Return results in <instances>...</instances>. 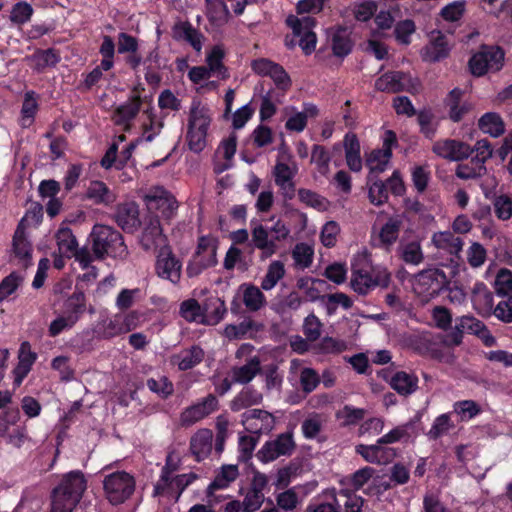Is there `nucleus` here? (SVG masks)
<instances>
[{"mask_svg":"<svg viewBox=\"0 0 512 512\" xmlns=\"http://www.w3.org/2000/svg\"><path fill=\"white\" fill-rule=\"evenodd\" d=\"M103 490L106 499L112 505L127 501L135 491V478L126 471L108 473L103 478Z\"/></svg>","mask_w":512,"mask_h":512,"instance_id":"5","label":"nucleus"},{"mask_svg":"<svg viewBox=\"0 0 512 512\" xmlns=\"http://www.w3.org/2000/svg\"><path fill=\"white\" fill-rule=\"evenodd\" d=\"M224 49L216 45L206 56L207 68L213 76L225 79L228 77L227 69L223 64Z\"/></svg>","mask_w":512,"mask_h":512,"instance_id":"45","label":"nucleus"},{"mask_svg":"<svg viewBox=\"0 0 512 512\" xmlns=\"http://www.w3.org/2000/svg\"><path fill=\"white\" fill-rule=\"evenodd\" d=\"M260 371V361L257 357L251 358L245 365L232 369V379L236 383L250 382Z\"/></svg>","mask_w":512,"mask_h":512,"instance_id":"48","label":"nucleus"},{"mask_svg":"<svg viewBox=\"0 0 512 512\" xmlns=\"http://www.w3.org/2000/svg\"><path fill=\"white\" fill-rule=\"evenodd\" d=\"M115 218L118 225L127 232H133L140 224L138 207L133 202L118 205Z\"/></svg>","mask_w":512,"mask_h":512,"instance_id":"30","label":"nucleus"},{"mask_svg":"<svg viewBox=\"0 0 512 512\" xmlns=\"http://www.w3.org/2000/svg\"><path fill=\"white\" fill-rule=\"evenodd\" d=\"M286 118L285 128L289 132L301 133L305 130L309 118H316L319 115L318 107L310 102L303 104L299 111L295 106H286L283 109Z\"/></svg>","mask_w":512,"mask_h":512,"instance_id":"14","label":"nucleus"},{"mask_svg":"<svg viewBox=\"0 0 512 512\" xmlns=\"http://www.w3.org/2000/svg\"><path fill=\"white\" fill-rule=\"evenodd\" d=\"M201 310L203 314L204 325L218 324L226 313L224 301L216 296L207 298L204 304L201 305Z\"/></svg>","mask_w":512,"mask_h":512,"instance_id":"35","label":"nucleus"},{"mask_svg":"<svg viewBox=\"0 0 512 512\" xmlns=\"http://www.w3.org/2000/svg\"><path fill=\"white\" fill-rule=\"evenodd\" d=\"M38 110V101L34 92L29 91L25 94L21 109V125L29 127L34 122V117Z\"/></svg>","mask_w":512,"mask_h":512,"instance_id":"53","label":"nucleus"},{"mask_svg":"<svg viewBox=\"0 0 512 512\" xmlns=\"http://www.w3.org/2000/svg\"><path fill=\"white\" fill-rule=\"evenodd\" d=\"M37 359V354L32 351L29 342L21 343L18 352V364L13 370L14 385L20 386L24 378L31 371L33 364Z\"/></svg>","mask_w":512,"mask_h":512,"instance_id":"26","label":"nucleus"},{"mask_svg":"<svg viewBox=\"0 0 512 512\" xmlns=\"http://www.w3.org/2000/svg\"><path fill=\"white\" fill-rule=\"evenodd\" d=\"M90 239L96 259H103L106 256L123 259L128 254L122 235L110 226L96 224Z\"/></svg>","mask_w":512,"mask_h":512,"instance_id":"3","label":"nucleus"},{"mask_svg":"<svg viewBox=\"0 0 512 512\" xmlns=\"http://www.w3.org/2000/svg\"><path fill=\"white\" fill-rule=\"evenodd\" d=\"M213 433L210 429H199L190 440V450L197 461L206 459L212 451Z\"/></svg>","mask_w":512,"mask_h":512,"instance_id":"28","label":"nucleus"},{"mask_svg":"<svg viewBox=\"0 0 512 512\" xmlns=\"http://www.w3.org/2000/svg\"><path fill=\"white\" fill-rule=\"evenodd\" d=\"M296 447L293 433L284 432L279 434L275 439L267 441L258 450L257 459L266 464L275 461L282 456H290Z\"/></svg>","mask_w":512,"mask_h":512,"instance_id":"9","label":"nucleus"},{"mask_svg":"<svg viewBox=\"0 0 512 512\" xmlns=\"http://www.w3.org/2000/svg\"><path fill=\"white\" fill-rule=\"evenodd\" d=\"M330 154L324 146L314 145L311 151V162L314 163L322 175L329 173Z\"/></svg>","mask_w":512,"mask_h":512,"instance_id":"61","label":"nucleus"},{"mask_svg":"<svg viewBox=\"0 0 512 512\" xmlns=\"http://www.w3.org/2000/svg\"><path fill=\"white\" fill-rule=\"evenodd\" d=\"M413 290L425 302L436 296L439 290L436 272L426 270L417 274L413 281Z\"/></svg>","mask_w":512,"mask_h":512,"instance_id":"25","label":"nucleus"},{"mask_svg":"<svg viewBox=\"0 0 512 512\" xmlns=\"http://www.w3.org/2000/svg\"><path fill=\"white\" fill-rule=\"evenodd\" d=\"M343 146L346 163L349 169L353 172L361 171L362 159L360 156V143L357 136L353 133H347L344 137Z\"/></svg>","mask_w":512,"mask_h":512,"instance_id":"34","label":"nucleus"},{"mask_svg":"<svg viewBox=\"0 0 512 512\" xmlns=\"http://www.w3.org/2000/svg\"><path fill=\"white\" fill-rule=\"evenodd\" d=\"M33 12L34 10L28 2L20 1L13 5L9 19L14 25L21 26L30 21Z\"/></svg>","mask_w":512,"mask_h":512,"instance_id":"55","label":"nucleus"},{"mask_svg":"<svg viewBox=\"0 0 512 512\" xmlns=\"http://www.w3.org/2000/svg\"><path fill=\"white\" fill-rule=\"evenodd\" d=\"M397 251L400 259L408 265L417 266L424 260L421 241L416 237L413 239L403 237Z\"/></svg>","mask_w":512,"mask_h":512,"instance_id":"27","label":"nucleus"},{"mask_svg":"<svg viewBox=\"0 0 512 512\" xmlns=\"http://www.w3.org/2000/svg\"><path fill=\"white\" fill-rule=\"evenodd\" d=\"M218 239L212 235L201 236L198 239L196 251L187 266L190 277L199 275L203 270L217 264Z\"/></svg>","mask_w":512,"mask_h":512,"instance_id":"6","label":"nucleus"},{"mask_svg":"<svg viewBox=\"0 0 512 512\" xmlns=\"http://www.w3.org/2000/svg\"><path fill=\"white\" fill-rule=\"evenodd\" d=\"M298 197L306 206L312 207L318 211H325L329 205L326 198L309 189H300L298 191Z\"/></svg>","mask_w":512,"mask_h":512,"instance_id":"56","label":"nucleus"},{"mask_svg":"<svg viewBox=\"0 0 512 512\" xmlns=\"http://www.w3.org/2000/svg\"><path fill=\"white\" fill-rule=\"evenodd\" d=\"M140 244L146 251L161 250L162 247H169L166 244V237L162 232L160 221L156 216H150L145 220Z\"/></svg>","mask_w":512,"mask_h":512,"instance_id":"21","label":"nucleus"},{"mask_svg":"<svg viewBox=\"0 0 512 512\" xmlns=\"http://www.w3.org/2000/svg\"><path fill=\"white\" fill-rule=\"evenodd\" d=\"M326 422L325 416L319 413H312L301 424V431L306 439H315L322 432Z\"/></svg>","mask_w":512,"mask_h":512,"instance_id":"51","label":"nucleus"},{"mask_svg":"<svg viewBox=\"0 0 512 512\" xmlns=\"http://www.w3.org/2000/svg\"><path fill=\"white\" fill-rule=\"evenodd\" d=\"M351 41L346 29H338L332 36V49L339 57L346 56L351 51Z\"/></svg>","mask_w":512,"mask_h":512,"instance_id":"58","label":"nucleus"},{"mask_svg":"<svg viewBox=\"0 0 512 512\" xmlns=\"http://www.w3.org/2000/svg\"><path fill=\"white\" fill-rule=\"evenodd\" d=\"M262 288L250 283H244L239 287L242 302L249 311H259L265 307L267 301Z\"/></svg>","mask_w":512,"mask_h":512,"instance_id":"31","label":"nucleus"},{"mask_svg":"<svg viewBox=\"0 0 512 512\" xmlns=\"http://www.w3.org/2000/svg\"><path fill=\"white\" fill-rule=\"evenodd\" d=\"M403 221V214H395L387 219L378 234L382 245L390 247L397 241Z\"/></svg>","mask_w":512,"mask_h":512,"instance_id":"33","label":"nucleus"},{"mask_svg":"<svg viewBox=\"0 0 512 512\" xmlns=\"http://www.w3.org/2000/svg\"><path fill=\"white\" fill-rule=\"evenodd\" d=\"M32 245L26 235L24 219L18 224L12 239V257L17 265L24 268L32 264Z\"/></svg>","mask_w":512,"mask_h":512,"instance_id":"18","label":"nucleus"},{"mask_svg":"<svg viewBox=\"0 0 512 512\" xmlns=\"http://www.w3.org/2000/svg\"><path fill=\"white\" fill-rule=\"evenodd\" d=\"M454 428L453 423L450 419L449 413H444L435 418L429 432L428 436L430 439H438L441 436L447 434L451 429Z\"/></svg>","mask_w":512,"mask_h":512,"instance_id":"60","label":"nucleus"},{"mask_svg":"<svg viewBox=\"0 0 512 512\" xmlns=\"http://www.w3.org/2000/svg\"><path fill=\"white\" fill-rule=\"evenodd\" d=\"M218 399L216 396L209 394L205 398L195 404L185 408L179 418V422L183 427H189L208 417L218 409Z\"/></svg>","mask_w":512,"mask_h":512,"instance_id":"13","label":"nucleus"},{"mask_svg":"<svg viewBox=\"0 0 512 512\" xmlns=\"http://www.w3.org/2000/svg\"><path fill=\"white\" fill-rule=\"evenodd\" d=\"M486 171L482 163H475L472 159L469 163L459 164L456 168V176L460 179L468 180L481 177Z\"/></svg>","mask_w":512,"mask_h":512,"instance_id":"62","label":"nucleus"},{"mask_svg":"<svg viewBox=\"0 0 512 512\" xmlns=\"http://www.w3.org/2000/svg\"><path fill=\"white\" fill-rule=\"evenodd\" d=\"M285 274L286 269L284 262L281 260H272L261 280V288L265 291L274 289L278 282L284 278Z\"/></svg>","mask_w":512,"mask_h":512,"instance_id":"43","label":"nucleus"},{"mask_svg":"<svg viewBox=\"0 0 512 512\" xmlns=\"http://www.w3.org/2000/svg\"><path fill=\"white\" fill-rule=\"evenodd\" d=\"M386 380L391 388L402 396L411 395L418 389L419 380L414 373L397 371Z\"/></svg>","mask_w":512,"mask_h":512,"instance_id":"29","label":"nucleus"},{"mask_svg":"<svg viewBox=\"0 0 512 512\" xmlns=\"http://www.w3.org/2000/svg\"><path fill=\"white\" fill-rule=\"evenodd\" d=\"M365 410L346 405L336 413V418L344 426L354 425L364 418Z\"/></svg>","mask_w":512,"mask_h":512,"instance_id":"59","label":"nucleus"},{"mask_svg":"<svg viewBox=\"0 0 512 512\" xmlns=\"http://www.w3.org/2000/svg\"><path fill=\"white\" fill-rule=\"evenodd\" d=\"M85 295L81 291H75L65 302V314L76 316V321L85 311Z\"/></svg>","mask_w":512,"mask_h":512,"instance_id":"63","label":"nucleus"},{"mask_svg":"<svg viewBox=\"0 0 512 512\" xmlns=\"http://www.w3.org/2000/svg\"><path fill=\"white\" fill-rule=\"evenodd\" d=\"M291 256L294 267L299 270H304L313 263L314 248L308 243H297L292 249Z\"/></svg>","mask_w":512,"mask_h":512,"instance_id":"46","label":"nucleus"},{"mask_svg":"<svg viewBox=\"0 0 512 512\" xmlns=\"http://www.w3.org/2000/svg\"><path fill=\"white\" fill-rule=\"evenodd\" d=\"M493 206L498 219L506 221L512 217V198L510 196H497L493 202Z\"/></svg>","mask_w":512,"mask_h":512,"instance_id":"64","label":"nucleus"},{"mask_svg":"<svg viewBox=\"0 0 512 512\" xmlns=\"http://www.w3.org/2000/svg\"><path fill=\"white\" fill-rule=\"evenodd\" d=\"M55 239L61 256L71 257L75 253L78 243L72 230L66 224L63 223L58 228Z\"/></svg>","mask_w":512,"mask_h":512,"instance_id":"39","label":"nucleus"},{"mask_svg":"<svg viewBox=\"0 0 512 512\" xmlns=\"http://www.w3.org/2000/svg\"><path fill=\"white\" fill-rule=\"evenodd\" d=\"M391 280L386 268L371 267L366 250L358 251L351 259L350 287L359 295H366L375 287H388Z\"/></svg>","mask_w":512,"mask_h":512,"instance_id":"1","label":"nucleus"},{"mask_svg":"<svg viewBox=\"0 0 512 512\" xmlns=\"http://www.w3.org/2000/svg\"><path fill=\"white\" fill-rule=\"evenodd\" d=\"M86 488L87 481L82 472L71 471L63 475L52 492L51 512H73Z\"/></svg>","mask_w":512,"mask_h":512,"instance_id":"2","label":"nucleus"},{"mask_svg":"<svg viewBox=\"0 0 512 512\" xmlns=\"http://www.w3.org/2000/svg\"><path fill=\"white\" fill-rule=\"evenodd\" d=\"M431 245L436 249L437 256L453 263L460 258L464 242L451 231H438L432 234Z\"/></svg>","mask_w":512,"mask_h":512,"instance_id":"11","label":"nucleus"},{"mask_svg":"<svg viewBox=\"0 0 512 512\" xmlns=\"http://www.w3.org/2000/svg\"><path fill=\"white\" fill-rule=\"evenodd\" d=\"M212 121L210 108L193 101L188 119L187 143L190 150L199 153L207 144V134Z\"/></svg>","mask_w":512,"mask_h":512,"instance_id":"4","label":"nucleus"},{"mask_svg":"<svg viewBox=\"0 0 512 512\" xmlns=\"http://www.w3.org/2000/svg\"><path fill=\"white\" fill-rule=\"evenodd\" d=\"M159 277L178 283L181 278L182 262L173 254L170 247L159 250L155 265Z\"/></svg>","mask_w":512,"mask_h":512,"instance_id":"15","label":"nucleus"},{"mask_svg":"<svg viewBox=\"0 0 512 512\" xmlns=\"http://www.w3.org/2000/svg\"><path fill=\"white\" fill-rule=\"evenodd\" d=\"M146 120L143 122V131L137 142H151L162 130L163 124L159 118L153 114V107H147L144 110Z\"/></svg>","mask_w":512,"mask_h":512,"instance_id":"44","label":"nucleus"},{"mask_svg":"<svg viewBox=\"0 0 512 512\" xmlns=\"http://www.w3.org/2000/svg\"><path fill=\"white\" fill-rule=\"evenodd\" d=\"M253 246L260 250L259 258L264 261L272 257L278 251V245L269 237L268 229L260 223H255L251 228Z\"/></svg>","mask_w":512,"mask_h":512,"instance_id":"23","label":"nucleus"},{"mask_svg":"<svg viewBox=\"0 0 512 512\" xmlns=\"http://www.w3.org/2000/svg\"><path fill=\"white\" fill-rule=\"evenodd\" d=\"M432 151L439 157L449 161H461L473 152L470 145L455 139H441L432 146Z\"/></svg>","mask_w":512,"mask_h":512,"instance_id":"19","label":"nucleus"},{"mask_svg":"<svg viewBox=\"0 0 512 512\" xmlns=\"http://www.w3.org/2000/svg\"><path fill=\"white\" fill-rule=\"evenodd\" d=\"M368 199L374 206L384 205L389 198L387 185L374 175H367Z\"/></svg>","mask_w":512,"mask_h":512,"instance_id":"40","label":"nucleus"},{"mask_svg":"<svg viewBox=\"0 0 512 512\" xmlns=\"http://www.w3.org/2000/svg\"><path fill=\"white\" fill-rule=\"evenodd\" d=\"M149 209H155L161 212L165 218L173 216L178 208L176 199L166 190L155 188L145 196Z\"/></svg>","mask_w":512,"mask_h":512,"instance_id":"22","label":"nucleus"},{"mask_svg":"<svg viewBox=\"0 0 512 512\" xmlns=\"http://www.w3.org/2000/svg\"><path fill=\"white\" fill-rule=\"evenodd\" d=\"M152 104V98L144 94V88L136 86L131 92L128 100L119 105L114 114L113 121L117 125L129 126V123L137 116L139 111H143L150 107Z\"/></svg>","mask_w":512,"mask_h":512,"instance_id":"8","label":"nucleus"},{"mask_svg":"<svg viewBox=\"0 0 512 512\" xmlns=\"http://www.w3.org/2000/svg\"><path fill=\"white\" fill-rule=\"evenodd\" d=\"M480 412L481 407L473 400H462L453 404V413H455L459 420L463 422L470 421Z\"/></svg>","mask_w":512,"mask_h":512,"instance_id":"54","label":"nucleus"},{"mask_svg":"<svg viewBox=\"0 0 512 512\" xmlns=\"http://www.w3.org/2000/svg\"><path fill=\"white\" fill-rule=\"evenodd\" d=\"M251 68L260 76L270 77L278 89L285 91L291 86L290 77L284 68L269 59H256L251 63Z\"/></svg>","mask_w":512,"mask_h":512,"instance_id":"17","label":"nucleus"},{"mask_svg":"<svg viewBox=\"0 0 512 512\" xmlns=\"http://www.w3.org/2000/svg\"><path fill=\"white\" fill-rule=\"evenodd\" d=\"M204 358V351L199 346L180 351L171 357V363L185 371L198 365Z\"/></svg>","mask_w":512,"mask_h":512,"instance_id":"36","label":"nucleus"},{"mask_svg":"<svg viewBox=\"0 0 512 512\" xmlns=\"http://www.w3.org/2000/svg\"><path fill=\"white\" fill-rule=\"evenodd\" d=\"M472 303L479 314H489L493 307V295L482 282H476L472 288Z\"/></svg>","mask_w":512,"mask_h":512,"instance_id":"37","label":"nucleus"},{"mask_svg":"<svg viewBox=\"0 0 512 512\" xmlns=\"http://www.w3.org/2000/svg\"><path fill=\"white\" fill-rule=\"evenodd\" d=\"M449 46L445 36L440 32L433 34L430 43L423 50V58L427 61H439L447 56Z\"/></svg>","mask_w":512,"mask_h":512,"instance_id":"38","label":"nucleus"},{"mask_svg":"<svg viewBox=\"0 0 512 512\" xmlns=\"http://www.w3.org/2000/svg\"><path fill=\"white\" fill-rule=\"evenodd\" d=\"M238 467L236 465H224L216 475L213 482L209 485V490L224 489L238 477Z\"/></svg>","mask_w":512,"mask_h":512,"instance_id":"52","label":"nucleus"},{"mask_svg":"<svg viewBox=\"0 0 512 512\" xmlns=\"http://www.w3.org/2000/svg\"><path fill=\"white\" fill-rule=\"evenodd\" d=\"M356 452L360 454L367 462L377 464L387 462L391 456L389 451L378 443L375 445L359 444L356 446Z\"/></svg>","mask_w":512,"mask_h":512,"instance_id":"47","label":"nucleus"},{"mask_svg":"<svg viewBox=\"0 0 512 512\" xmlns=\"http://www.w3.org/2000/svg\"><path fill=\"white\" fill-rule=\"evenodd\" d=\"M263 396L252 387L243 388L231 401L232 411H240L248 407L258 405L262 402Z\"/></svg>","mask_w":512,"mask_h":512,"instance_id":"41","label":"nucleus"},{"mask_svg":"<svg viewBox=\"0 0 512 512\" xmlns=\"http://www.w3.org/2000/svg\"><path fill=\"white\" fill-rule=\"evenodd\" d=\"M504 63V51L498 46L483 45L469 61L474 76L480 77L489 72L499 71Z\"/></svg>","mask_w":512,"mask_h":512,"instance_id":"7","label":"nucleus"},{"mask_svg":"<svg viewBox=\"0 0 512 512\" xmlns=\"http://www.w3.org/2000/svg\"><path fill=\"white\" fill-rule=\"evenodd\" d=\"M179 315L187 322L204 325L201 304L196 299L191 298L181 302Z\"/></svg>","mask_w":512,"mask_h":512,"instance_id":"50","label":"nucleus"},{"mask_svg":"<svg viewBox=\"0 0 512 512\" xmlns=\"http://www.w3.org/2000/svg\"><path fill=\"white\" fill-rule=\"evenodd\" d=\"M375 87L379 91L389 93H396L403 90L415 93L418 91L419 84L409 75L401 72H391L378 78L375 82Z\"/></svg>","mask_w":512,"mask_h":512,"instance_id":"16","label":"nucleus"},{"mask_svg":"<svg viewBox=\"0 0 512 512\" xmlns=\"http://www.w3.org/2000/svg\"><path fill=\"white\" fill-rule=\"evenodd\" d=\"M85 196L97 205H111L116 200V194L102 181H91L86 189Z\"/></svg>","mask_w":512,"mask_h":512,"instance_id":"32","label":"nucleus"},{"mask_svg":"<svg viewBox=\"0 0 512 512\" xmlns=\"http://www.w3.org/2000/svg\"><path fill=\"white\" fill-rule=\"evenodd\" d=\"M479 129L491 137H500L505 132V124L501 116L495 112H487L478 121Z\"/></svg>","mask_w":512,"mask_h":512,"instance_id":"42","label":"nucleus"},{"mask_svg":"<svg viewBox=\"0 0 512 512\" xmlns=\"http://www.w3.org/2000/svg\"><path fill=\"white\" fill-rule=\"evenodd\" d=\"M241 423L250 433H269L275 427V417L267 411L252 409L242 414Z\"/></svg>","mask_w":512,"mask_h":512,"instance_id":"20","label":"nucleus"},{"mask_svg":"<svg viewBox=\"0 0 512 512\" xmlns=\"http://www.w3.org/2000/svg\"><path fill=\"white\" fill-rule=\"evenodd\" d=\"M287 25L292 29L294 35L299 38V45L305 54H311L316 47V34L312 31L315 21L310 16L301 18L290 15L286 19Z\"/></svg>","mask_w":512,"mask_h":512,"instance_id":"12","label":"nucleus"},{"mask_svg":"<svg viewBox=\"0 0 512 512\" xmlns=\"http://www.w3.org/2000/svg\"><path fill=\"white\" fill-rule=\"evenodd\" d=\"M324 497L333 501L336 512H360L363 506L362 498L349 490H329Z\"/></svg>","mask_w":512,"mask_h":512,"instance_id":"24","label":"nucleus"},{"mask_svg":"<svg viewBox=\"0 0 512 512\" xmlns=\"http://www.w3.org/2000/svg\"><path fill=\"white\" fill-rule=\"evenodd\" d=\"M397 144V138L393 131L387 130L383 136L382 148L372 150L366 157V166L369 169L368 175L378 177L383 173L390 163L392 148Z\"/></svg>","mask_w":512,"mask_h":512,"instance_id":"10","label":"nucleus"},{"mask_svg":"<svg viewBox=\"0 0 512 512\" xmlns=\"http://www.w3.org/2000/svg\"><path fill=\"white\" fill-rule=\"evenodd\" d=\"M207 17L216 27H221L227 23L229 10L223 0H206Z\"/></svg>","mask_w":512,"mask_h":512,"instance_id":"49","label":"nucleus"},{"mask_svg":"<svg viewBox=\"0 0 512 512\" xmlns=\"http://www.w3.org/2000/svg\"><path fill=\"white\" fill-rule=\"evenodd\" d=\"M97 332L103 338H112L124 334L118 314L99 322Z\"/></svg>","mask_w":512,"mask_h":512,"instance_id":"57","label":"nucleus"}]
</instances>
